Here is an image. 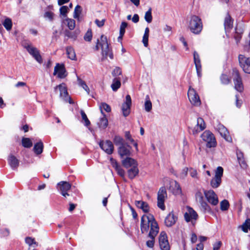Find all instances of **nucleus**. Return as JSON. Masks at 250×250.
Returning a JSON list of instances; mask_svg holds the SVG:
<instances>
[{"label": "nucleus", "instance_id": "nucleus-1", "mask_svg": "<svg viewBox=\"0 0 250 250\" xmlns=\"http://www.w3.org/2000/svg\"><path fill=\"white\" fill-rule=\"evenodd\" d=\"M141 230L142 233H146L149 231L148 237L150 239L146 241V246L152 248L154 247L155 237L159 231L158 224L154 216L150 214L143 215L141 219Z\"/></svg>", "mask_w": 250, "mask_h": 250}, {"label": "nucleus", "instance_id": "nucleus-2", "mask_svg": "<svg viewBox=\"0 0 250 250\" xmlns=\"http://www.w3.org/2000/svg\"><path fill=\"white\" fill-rule=\"evenodd\" d=\"M115 145L118 146V153L122 159L129 157L131 154V147L124 142L123 138L116 136L113 140Z\"/></svg>", "mask_w": 250, "mask_h": 250}, {"label": "nucleus", "instance_id": "nucleus-3", "mask_svg": "<svg viewBox=\"0 0 250 250\" xmlns=\"http://www.w3.org/2000/svg\"><path fill=\"white\" fill-rule=\"evenodd\" d=\"M188 28L194 34H199L203 29L201 19L197 16L192 15L188 22Z\"/></svg>", "mask_w": 250, "mask_h": 250}, {"label": "nucleus", "instance_id": "nucleus-4", "mask_svg": "<svg viewBox=\"0 0 250 250\" xmlns=\"http://www.w3.org/2000/svg\"><path fill=\"white\" fill-rule=\"evenodd\" d=\"M99 45L101 47L103 58H106L107 57H109L111 59L113 58V54L109 48V45L106 37L104 35L101 36L100 41L99 40H97V45L96 46L97 49H99Z\"/></svg>", "mask_w": 250, "mask_h": 250}, {"label": "nucleus", "instance_id": "nucleus-5", "mask_svg": "<svg viewBox=\"0 0 250 250\" xmlns=\"http://www.w3.org/2000/svg\"><path fill=\"white\" fill-rule=\"evenodd\" d=\"M202 140L206 142L207 146L214 147L216 146V141L214 135L209 131L206 130L201 135Z\"/></svg>", "mask_w": 250, "mask_h": 250}, {"label": "nucleus", "instance_id": "nucleus-6", "mask_svg": "<svg viewBox=\"0 0 250 250\" xmlns=\"http://www.w3.org/2000/svg\"><path fill=\"white\" fill-rule=\"evenodd\" d=\"M232 76L234 88L239 92H243L244 90V85L238 71L236 70H234Z\"/></svg>", "mask_w": 250, "mask_h": 250}, {"label": "nucleus", "instance_id": "nucleus-7", "mask_svg": "<svg viewBox=\"0 0 250 250\" xmlns=\"http://www.w3.org/2000/svg\"><path fill=\"white\" fill-rule=\"evenodd\" d=\"M58 90L60 91V97L65 102L71 104L72 103L71 100L68 95L66 85L62 83L56 86L55 88V92H57Z\"/></svg>", "mask_w": 250, "mask_h": 250}, {"label": "nucleus", "instance_id": "nucleus-8", "mask_svg": "<svg viewBox=\"0 0 250 250\" xmlns=\"http://www.w3.org/2000/svg\"><path fill=\"white\" fill-rule=\"evenodd\" d=\"M198 214L191 208L187 206V211L184 214L185 220L187 222H190L193 225L195 224L196 220L198 218Z\"/></svg>", "mask_w": 250, "mask_h": 250}, {"label": "nucleus", "instance_id": "nucleus-9", "mask_svg": "<svg viewBox=\"0 0 250 250\" xmlns=\"http://www.w3.org/2000/svg\"><path fill=\"white\" fill-rule=\"evenodd\" d=\"M223 174V168L221 167H218L215 170L214 178L210 181V185L212 188H217L220 186Z\"/></svg>", "mask_w": 250, "mask_h": 250}, {"label": "nucleus", "instance_id": "nucleus-10", "mask_svg": "<svg viewBox=\"0 0 250 250\" xmlns=\"http://www.w3.org/2000/svg\"><path fill=\"white\" fill-rule=\"evenodd\" d=\"M188 95L189 100L192 104L194 106H199L201 104L199 96L193 88L190 87L189 88Z\"/></svg>", "mask_w": 250, "mask_h": 250}, {"label": "nucleus", "instance_id": "nucleus-11", "mask_svg": "<svg viewBox=\"0 0 250 250\" xmlns=\"http://www.w3.org/2000/svg\"><path fill=\"white\" fill-rule=\"evenodd\" d=\"M159 243L162 250H169L170 245L167 240V234L165 231H161L159 236Z\"/></svg>", "mask_w": 250, "mask_h": 250}, {"label": "nucleus", "instance_id": "nucleus-12", "mask_svg": "<svg viewBox=\"0 0 250 250\" xmlns=\"http://www.w3.org/2000/svg\"><path fill=\"white\" fill-rule=\"evenodd\" d=\"M240 65L244 72L250 74V58H247L243 55L238 57Z\"/></svg>", "mask_w": 250, "mask_h": 250}, {"label": "nucleus", "instance_id": "nucleus-13", "mask_svg": "<svg viewBox=\"0 0 250 250\" xmlns=\"http://www.w3.org/2000/svg\"><path fill=\"white\" fill-rule=\"evenodd\" d=\"M24 47L26 49L28 53L31 55L34 59L39 63L42 62V59L38 49L31 44L25 45Z\"/></svg>", "mask_w": 250, "mask_h": 250}, {"label": "nucleus", "instance_id": "nucleus-14", "mask_svg": "<svg viewBox=\"0 0 250 250\" xmlns=\"http://www.w3.org/2000/svg\"><path fill=\"white\" fill-rule=\"evenodd\" d=\"M101 148L107 154H111L114 150V146L112 143L108 140L103 141L100 142Z\"/></svg>", "mask_w": 250, "mask_h": 250}, {"label": "nucleus", "instance_id": "nucleus-15", "mask_svg": "<svg viewBox=\"0 0 250 250\" xmlns=\"http://www.w3.org/2000/svg\"><path fill=\"white\" fill-rule=\"evenodd\" d=\"M53 75H57L60 79L64 78L67 76L64 65L63 64L57 63L54 68Z\"/></svg>", "mask_w": 250, "mask_h": 250}, {"label": "nucleus", "instance_id": "nucleus-16", "mask_svg": "<svg viewBox=\"0 0 250 250\" xmlns=\"http://www.w3.org/2000/svg\"><path fill=\"white\" fill-rule=\"evenodd\" d=\"M131 105V99L129 95L126 96L125 101L122 106V110L123 115L125 117L127 116L130 112V107Z\"/></svg>", "mask_w": 250, "mask_h": 250}, {"label": "nucleus", "instance_id": "nucleus-17", "mask_svg": "<svg viewBox=\"0 0 250 250\" xmlns=\"http://www.w3.org/2000/svg\"><path fill=\"white\" fill-rule=\"evenodd\" d=\"M215 128L219 132L221 136L226 141L229 142L232 141V139L229 135V131L223 125L219 124L216 125Z\"/></svg>", "mask_w": 250, "mask_h": 250}, {"label": "nucleus", "instance_id": "nucleus-18", "mask_svg": "<svg viewBox=\"0 0 250 250\" xmlns=\"http://www.w3.org/2000/svg\"><path fill=\"white\" fill-rule=\"evenodd\" d=\"M71 185L70 183L65 181H61L57 185V188L61 192V194L64 197L69 196L67 192L71 188Z\"/></svg>", "mask_w": 250, "mask_h": 250}, {"label": "nucleus", "instance_id": "nucleus-19", "mask_svg": "<svg viewBox=\"0 0 250 250\" xmlns=\"http://www.w3.org/2000/svg\"><path fill=\"white\" fill-rule=\"evenodd\" d=\"M206 127V124L204 120L201 118H199L197 119L196 125L192 129V133L193 135H196L204 130Z\"/></svg>", "mask_w": 250, "mask_h": 250}, {"label": "nucleus", "instance_id": "nucleus-20", "mask_svg": "<svg viewBox=\"0 0 250 250\" xmlns=\"http://www.w3.org/2000/svg\"><path fill=\"white\" fill-rule=\"evenodd\" d=\"M169 190L172 192L174 194L178 195L180 194L182 192V190L179 184L175 180H170L169 181Z\"/></svg>", "mask_w": 250, "mask_h": 250}, {"label": "nucleus", "instance_id": "nucleus-21", "mask_svg": "<svg viewBox=\"0 0 250 250\" xmlns=\"http://www.w3.org/2000/svg\"><path fill=\"white\" fill-rule=\"evenodd\" d=\"M205 195L209 203H218V197L212 190L205 191Z\"/></svg>", "mask_w": 250, "mask_h": 250}, {"label": "nucleus", "instance_id": "nucleus-22", "mask_svg": "<svg viewBox=\"0 0 250 250\" xmlns=\"http://www.w3.org/2000/svg\"><path fill=\"white\" fill-rule=\"evenodd\" d=\"M122 164L123 166L126 168L133 167L135 166L136 167L138 166L137 161L130 157L123 159Z\"/></svg>", "mask_w": 250, "mask_h": 250}, {"label": "nucleus", "instance_id": "nucleus-23", "mask_svg": "<svg viewBox=\"0 0 250 250\" xmlns=\"http://www.w3.org/2000/svg\"><path fill=\"white\" fill-rule=\"evenodd\" d=\"M167 198V193L165 187L160 188L157 193L158 203H164Z\"/></svg>", "mask_w": 250, "mask_h": 250}, {"label": "nucleus", "instance_id": "nucleus-24", "mask_svg": "<svg viewBox=\"0 0 250 250\" xmlns=\"http://www.w3.org/2000/svg\"><path fill=\"white\" fill-rule=\"evenodd\" d=\"M177 220V217L173 214L172 211L166 217L165 220V225L167 227H170L175 224Z\"/></svg>", "mask_w": 250, "mask_h": 250}, {"label": "nucleus", "instance_id": "nucleus-25", "mask_svg": "<svg viewBox=\"0 0 250 250\" xmlns=\"http://www.w3.org/2000/svg\"><path fill=\"white\" fill-rule=\"evenodd\" d=\"M194 56V62L195 64L197 73L199 77L201 76V65L200 62V60L199 58V55L196 52H194L193 53Z\"/></svg>", "mask_w": 250, "mask_h": 250}, {"label": "nucleus", "instance_id": "nucleus-26", "mask_svg": "<svg viewBox=\"0 0 250 250\" xmlns=\"http://www.w3.org/2000/svg\"><path fill=\"white\" fill-rule=\"evenodd\" d=\"M224 27L226 31H229L233 27V20L229 14L225 18Z\"/></svg>", "mask_w": 250, "mask_h": 250}, {"label": "nucleus", "instance_id": "nucleus-27", "mask_svg": "<svg viewBox=\"0 0 250 250\" xmlns=\"http://www.w3.org/2000/svg\"><path fill=\"white\" fill-rule=\"evenodd\" d=\"M25 242L27 245H28L29 249H32L33 250H34L38 246V243L32 237H26L25 238Z\"/></svg>", "mask_w": 250, "mask_h": 250}, {"label": "nucleus", "instance_id": "nucleus-28", "mask_svg": "<svg viewBox=\"0 0 250 250\" xmlns=\"http://www.w3.org/2000/svg\"><path fill=\"white\" fill-rule=\"evenodd\" d=\"M66 50L68 58L72 60H75L76 56L74 49L72 47L69 46L66 48Z\"/></svg>", "mask_w": 250, "mask_h": 250}, {"label": "nucleus", "instance_id": "nucleus-29", "mask_svg": "<svg viewBox=\"0 0 250 250\" xmlns=\"http://www.w3.org/2000/svg\"><path fill=\"white\" fill-rule=\"evenodd\" d=\"M127 173L129 178L133 179L139 173V169L137 166L131 167L128 170Z\"/></svg>", "mask_w": 250, "mask_h": 250}, {"label": "nucleus", "instance_id": "nucleus-30", "mask_svg": "<svg viewBox=\"0 0 250 250\" xmlns=\"http://www.w3.org/2000/svg\"><path fill=\"white\" fill-rule=\"evenodd\" d=\"M121 86V81L119 78H115L113 80L112 83L111 85L112 89L114 91H116L119 89Z\"/></svg>", "mask_w": 250, "mask_h": 250}, {"label": "nucleus", "instance_id": "nucleus-31", "mask_svg": "<svg viewBox=\"0 0 250 250\" xmlns=\"http://www.w3.org/2000/svg\"><path fill=\"white\" fill-rule=\"evenodd\" d=\"M43 145L42 142L36 143L34 146V151L35 153L38 155L42 153Z\"/></svg>", "mask_w": 250, "mask_h": 250}, {"label": "nucleus", "instance_id": "nucleus-32", "mask_svg": "<svg viewBox=\"0 0 250 250\" xmlns=\"http://www.w3.org/2000/svg\"><path fill=\"white\" fill-rule=\"evenodd\" d=\"M8 162L12 168L17 167L19 165V161L13 155H10L8 158Z\"/></svg>", "mask_w": 250, "mask_h": 250}, {"label": "nucleus", "instance_id": "nucleus-33", "mask_svg": "<svg viewBox=\"0 0 250 250\" xmlns=\"http://www.w3.org/2000/svg\"><path fill=\"white\" fill-rule=\"evenodd\" d=\"M149 29L148 27H146L145 30V33L143 37L142 42L145 47L148 46V41L149 37Z\"/></svg>", "mask_w": 250, "mask_h": 250}, {"label": "nucleus", "instance_id": "nucleus-34", "mask_svg": "<svg viewBox=\"0 0 250 250\" xmlns=\"http://www.w3.org/2000/svg\"><path fill=\"white\" fill-rule=\"evenodd\" d=\"M2 24L7 31L11 30L12 27V21L11 19L6 18L2 22Z\"/></svg>", "mask_w": 250, "mask_h": 250}, {"label": "nucleus", "instance_id": "nucleus-35", "mask_svg": "<svg viewBox=\"0 0 250 250\" xmlns=\"http://www.w3.org/2000/svg\"><path fill=\"white\" fill-rule=\"evenodd\" d=\"M80 33V31L79 30H76L73 32H71L69 31H65V36L67 37L72 39L73 40H76L78 35Z\"/></svg>", "mask_w": 250, "mask_h": 250}, {"label": "nucleus", "instance_id": "nucleus-36", "mask_svg": "<svg viewBox=\"0 0 250 250\" xmlns=\"http://www.w3.org/2000/svg\"><path fill=\"white\" fill-rule=\"evenodd\" d=\"M99 127L102 129H105L108 125V120L105 117V115H104L100 121L99 123Z\"/></svg>", "mask_w": 250, "mask_h": 250}, {"label": "nucleus", "instance_id": "nucleus-37", "mask_svg": "<svg viewBox=\"0 0 250 250\" xmlns=\"http://www.w3.org/2000/svg\"><path fill=\"white\" fill-rule=\"evenodd\" d=\"M64 23L67 25L70 30H73L75 27V21L73 19H66L64 21Z\"/></svg>", "mask_w": 250, "mask_h": 250}, {"label": "nucleus", "instance_id": "nucleus-38", "mask_svg": "<svg viewBox=\"0 0 250 250\" xmlns=\"http://www.w3.org/2000/svg\"><path fill=\"white\" fill-rule=\"evenodd\" d=\"M145 109L146 111L149 112L152 109V104L149 99L148 95L146 97V102L145 103Z\"/></svg>", "mask_w": 250, "mask_h": 250}, {"label": "nucleus", "instance_id": "nucleus-39", "mask_svg": "<svg viewBox=\"0 0 250 250\" xmlns=\"http://www.w3.org/2000/svg\"><path fill=\"white\" fill-rule=\"evenodd\" d=\"M99 108L102 114H103V110H104L107 112L111 111L110 106L105 103H102L99 105Z\"/></svg>", "mask_w": 250, "mask_h": 250}, {"label": "nucleus", "instance_id": "nucleus-40", "mask_svg": "<svg viewBox=\"0 0 250 250\" xmlns=\"http://www.w3.org/2000/svg\"><path fill=\"white\" fill-rule=\"evenodd\" d=\"M240 227L244 232H248L250 230V219H247Z\"/></svg>", "mask_w": 250, "mask_h": 250}, {"label": "nucleus", "instance_id": "nucleus-41", "mask_svg": "<svg viewBox=\"0 0 250 250\" xmlns=\"http://www.w3.org/2000/svg\"><path fill=\"white\" fill-rule=\"evenodd\" d=\"M127 26V23L126 22L123 21L121 23L120 27V36L118 37V39H122L125 33V29Z\"/></svg>", "mask_w": 250, "mask_h": 250}, {"label": "nucleus", "instance_id": "nucleus-42", "mask_svg": "<svg viewBox=\"0 0 250 250\" xmlns=\"http://www.w3.org/2000/svg\"><path fill=\"white\" fill-rule=\"evenodd\" d=\"M43 17L46 20L52 21L54 20V14L51 11H45Z\"/></svg>", "mask_w": 250, "mask_h": 250}, {"label": "nucleus", "instance_id": "nucleus-43", "mask_svg": "<svg viewBox=\"0 0 250 250\" xmlns=\"http://www.w3.org/2000/svg\"><path fill=\"white\" fill-rule=\"evenodd\" d=\"M82 13V8L80 5H77L74 9L73 17L77 20H79L80 15Z\"/></svg>", "mask_w": 250, "mask_h": 250}, {"label": "nucleus", "instance_id": "nucleus-44", "mask_svg": "<svg viewBox=\"0 0 250 250\" xmlns=\"http://www.w3.org/2000/svg\"><path fill=\"white\" fill-rule=\"evenodd\" d=\"M145 19L148 23H150L152 20V16L151 15V8H150L147 11H146L145 15Z\"/></svg>", "mask_w": 250, "mask_h": 250}, {"label": "nucleus", "instance_id": "nucleus-45", "mask_svg": "<svg viewBox=\"0 0 250 250\" xmlns=\"http://www.w3.org/2000/svg\"><path fill=\"white\" fill-rule=\"evenodd\" d=\"M22 144L25 147H30L32 146L31 140L28 138H23L22 140Z\"/></svg>", "mask_w": 250, "mask_h": 250}, {"label": "nucleus", "instance_id": "nucleus-46", "mask_svg": "<svg viewBox=\"0 0 250 250\" xmlns=\"http://www.w3.org/2000/svg\"><path fill=\"white\" fill-rule=\"evenodd\" d=\"M78 81L79 85H80L83 89L86 91L88 94H89V89L85 82L79 78L78 79Z\"/></svg>", "mask_w": 250, "mask_h": 250}, {"label": "nucleus", "instance_id": "nucleus-47", "mask_svg": "<svg viewBox=\"0 0 250 250\" xmlns=\"http://www.w3.org/2000/svg\"><path fill=\"white\" fill-rule=\"evenodd\" d=\"M81 114L82 116V119L84 122L85 125H86V126L89 125H90V122L89 121L88 119L87 118V116L84 113V112L82 110H81Z\"/></svg>", "mask_w": 250, "mask_h": 250}, {"label": "nucleus", "instance_id": "nucleus-48", "mask_svg": "<svg viewBox=\"0 0 250 250\" xmlns=\"http://www.w3.org/2000/svg\"><path fill=\"white\" fill-rule=\"evenodd\" d=\"M196 201L199 203H203L204 197L201 192H198L195 195Z\"/></svg>", "mask_w": 250, "mask_h": 250}, {"label": "nucleus", "instance_id": "nucleus-49", "mask_svg": "<svg viewBox=\"0 0 250 250\" xmlns=\"http://www.w3.org/2000/svg\"><path fill=\"white\" fill-rule=\"evenodd\" d=\"M92 38V33L91 30H88L85 33L84 36V39L85 41L90 42L91 41Z\"/></svg>", "mask_w": 250, "mask_h": 250}, {"label": "nucleus", "instance_id": "nucleus-50", "mask_svg": "<svg viewBox=\"0 0 250 250\" xmlns=\"http://www.w3.org/2000/svg\"><path fill=\"white\" fill-rule=\"evenodd\" d=\"M137 207L142 209L144 212H148L149 210V207L148 204H137Z\"/></svg>", "mask_w": 250, "mask_h": 250}, {"label": "nucleus", "instance_id": "nucleus-51", "mask_svg": "<svg viewBox=\"0 0 250 250\" xmlns=\"http://www.w3.org/2000/svg\"><path fill=\"white\" fill-rule=\"evenodd\" d=\"M68 11V7L66 6H62L60 9V12L61 15L64 17H66V14Z\"/></svg>", "mask_w": 250, "mask_h": 250}, {"label": "nucleus", "instance_id": "nucleus-52", "mask_svg": "<svg viewBox=\"0 0 250 250\" xmlns=\"http://www.w3.org/2000/svg\"><path fill=\"white\" fill-rule=\"evenodd\" d=\"M112 75L114 77H116L117 76L120 75L122 74V70L119 67H116L112 71Z\"/></svg>", "mask_w": 250, "mask_h": 250}, {"label": "nucleus", "instance_id": "nucleus-53", "mask_svg": "<svg viewBox=\"0 0 250 250\" xmlns=\"http://www.w3.org/2000/svg\"><path fill=\"white\" fill-rule=\"evenodd\" d=\"M189 170V169L187 167H184L181 171L180 174V176L181 178H185L187 175H188V172Z\"/></svg>", "mask_w": 250, "mask_h": 250}, {"label": "nucleus", "instance_id": "nucleus-54", "mask_svg": "<svg viewBox=\"0 0 250 250\" xmlns=\"http://www.w3.org/2000/svg\"><path fill=\"white\" fill-rule=\"evenodd\" d=\"M190 175L193 178L198 179V174L196 170L193 169L192 168H190L189 169Z\"/></svg>", "mask_w": 250, "mask_h": 250}, {"label": "nucleus", "instance_id": "nucleus-55", "mask_svg": "<svg viewBox=\"0 0 250 250\" xmlns=\"http://www.w3.org/2000/svg\"><path fill=\"white\" fill-rule=\"evenodd\" d=\"M115 169L120 176L123 177L125 176V171L121 168L120 166L119 165Z\"/></svg>", "mask_w": 250, "mask_h": 250}, {"label": "nucleus", "instance_id": "nucleus-56", "mask_svg": "<svg viewBox=\"0 0 250 250\" xmlns=\"http://www.w3.org/2000/svg\"><path fill=\"white\" fill-rule=\"evenodd\" d=\"M221 80L223 84H228L230 82V80L228 76L226 75H222L221 76Z\"/></svg>", "mask_w": 250, "mask_h": 250}, {"label": "nucleus", "instance_id": "nucleus-57", "mask_svg": "<svg viewBox=\"0 0 250 250\" xmlns=\"http://www.w3.org/2000/svg\"><path fill=\"white\" fill-rule=\"evenodd\" d=\"M201 209L204 212H209L211 210V208L209 204H201Z\"/></svg>", "mask_w": 250, "mask_h": 250}, {"label": "nucleus", "instance_id": "nucleus-58", "mask_svg": "<svg viewBox=\"0 0 250 250\" xmlns=\"http://www.w3.org/2000/svg\"><path fill=\"white\" fill-rule=\"evenodd\" d=\"M104 22H105V20L104 19H103V20H102L101 21H100V20H99L98 19H96L95 21V23L99 27H102L104 25Z\"/></svg>", "mask_w": 250, "mask_h": 250}, {"label": "nucleus", "instance_id": "nucleus-59", "mask_svg": "<svg viewBox=\"0 0 250 250\" xmlns=\"http://www.w3.org/2000/svg\"><path fill=\"white\" fill-rule=\"evenodd\" d=\"M241 167L245 168L247 167V164L244 158L238 160Z\"/></svg>", "mask_w": 250, "mask_h": 250}, {"label": "nucleus", "instance_id": "nucleus-60", "mask_svg": "<svg viewBox=\"0 0 250 250\" xmlns=\"http://www.w3.org/2000/svg\"><path fill=\"white\" fill-rule=\"evenodd\" d=\"M222 245V243L221 241H219L216 242L214 245H213V250H218L221 246Z\"/></svg>", "mask_w": 250, "mask_h": 250}, {"label": "nucleus", "instance_id": "nucleus-61", "mask_svg": "<svg viewBox=\"0 0 250 250\" xmlns=\"http://www.w3.org/2000/svg\"><path fill=\"white\" fill-rule=\"evenodd\" d=\"M110 161L111 162V164L112 166V167L115 168V167H117V166H119L118 164L117 163V161L114 160L112 158H110Z\"/></svg>", "mask_w": 250, "mask_h": 250}, {"label": "nucleus", "instance_id": "nucleus-62", "mask_svg": "<svg viewBox=\"0 0 250 250\" xmlns=\"http://www.w3.org/2000/svg\"><path fill=\"white\" fill-rule=\"evenodd\" d=\"M204 244L202 243H199L196 245V249H192V250H203Z\"/></svg>", "mask_w": 250, "mask_h": 250}, {"label": "nucleus", "instance_id": "nucleus-63", "mask_svg": "<svg viewBox=\"0 0 250 250\" xmlns=\"http://www.w3.org/2000/svg\"><path fill=\"white\" fill-rule=\"evenodd\" d=\"M229 206V204H220L221 209L223 211L227 210Z\"/></svg>", "mask_w": 250, "mask_h": 250}, {"label": "nucleus", "instance_id": "nucleus-64", "mask_svg": "<svg viewBox=\"0 0 250 250\" xmlns=\"http://www.w3.org/2000/svg\"><path fill=\"white\" fill-rule=\"evenodd\" d=\"M139 20V17L138 14H134L132 18V21L134 23H137Z\"/></svg>", "mask_w": 250, "mask_h": 250}]
</instances>
